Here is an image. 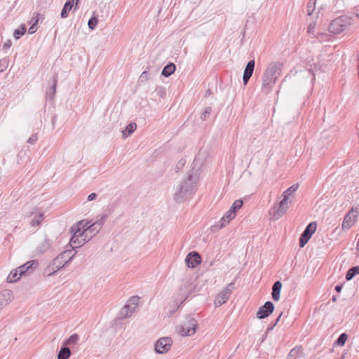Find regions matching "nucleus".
<instances>
[{"mask_svg":"<svg viewBox=\"0 0 359 359\" xmlns=\"http://www.w3.org/2000/svg\"><path fill=\"white\" fill-rule=\"evenodd\" d=\"M172 344V340L170 337L160 338L155 344V351L158 353H164L168 352Z\"/></svg>","mask_w":359,"mask_h":359,"instance_id":"ddd939ff","label":"nucleus"},{"mask_svg":"<svg viewBox=\"0 0 359 359\" xmlns=\"http://www.w3.org/2000/svg\"><path fill=\"white\" fill-rule=\"evenodd\" d=\"M302 353V346H297L292 348L287 356V359H297Z\"/></svg>","mask_w":359,"mask_h":359,"instance_id":"393cba45","label":"nucleus"},{"mask_svg":"<svg viewBox=\"0 0 359 359\" xmlns=\"http://www.w3.org/2000/svg\"><path fill=\"white\" fill-rule=\"evenodd\" d=\"M73 4L74 0H67L60 14L62 18H66L68 16L69 12L73 7Z\"/></svg>","mask_w":359,"mask_h":359,"instance_id":"4be33fe9","label":"nucleus"},{"mask_svg":"<svg viewBox=\"0 0 359 359\" xmlns=\"http://www.w3.org/2000/svg\"><path fill=\"white\" fill-rule=\"evenodd\" d=\"M8 66V60L6 58L0 60V72H3Z\"/></svg>","mask_w":359,"mask_h":359,"instance_id":"473e14b6","label":"nucleus"},{"mask_svg":"<svg viewBox=\"0 0 359 359\" xmlns=\"http://www.w3.org/2000/svg\"><path fill=\"white\" fill-rule=\"evenodd\" d=\"M316 2H311V0L308 4L307 12L309 15H311L314 10V5Z\"/></svg>","mask_w":359,"mask_h":359,"instance_id":"c9c22d12","label":"nucleus"},{"mask_svg":"<svg viewBox=\"0 0 359 359\" xmlns=\"http://www.w3.org/2000/svg\"><path fill=\"white\" fill-rule=\"evenodd\" d=\"M347 340V335L345 333L341 334L338 339L336 341V344L338 346H344Z\"/></svg>","mask_w":359,"mask_h":359,"instance_id":"2f4dec72","label":"nucleus"},{"mask_svg":"<svg viewBox=\"0 0 359 359\" xmlns=\"http://www.w3.org/2000/svg\"><path fill=\"white\" fill-rule=\"evenodd\" d=\"M274 310V306L271 302H266L257 312L259 319H264L271 315Z\"/></svg>","mask_w":359,"mask_h":359,"instance_id":"4468645a","label":"nucleus"},{"mask_svg":"<svg viewBox=\"0 0 359 359\" xmlns=\"http://www.w3.org/2000/svg\"><path fill=\"white\" fill-rule=\"evenodd\" d=\"M355 16L358 18H359V5L358 6H356L355 8Z\"/></svg>","mask_w":359,"mask_h":359,"instance_id":"c03bdc74","label":"nucleus"},{"mask_svg":"<svg viewBox=\"0 0 359 359\" xmlns=\"http://www.w3.org/2000/svg\"><path fill=\"white\" fill-rule=\"evenodd\" d=\"M186 264L189 268H194L201 262V257L198 252L189 253L185 259Z\"/></svg>","mask_w":359,"mask_h":359,"instance_id":"f3484780","label":"nucleus"},{"mask_svg":"<svg viewBox=\"0 0 359 359\" xmlns=\"http://www.w3.org/2000/svg\"><path fill=\"white\" fill-rule=\"evenodd\" d=\"M147 72H143L142 73V74L140 75V79L143 80L144 79H146L147 78Z\"/></svg>","mask_w":359,"mask_h":359,"instance_id":"37998d69","label":"nucleus"},{"mask_svg":"<svg viewBox=\"0 0 359 359\" xmlns=\"http://www.w3.org/2000/svg\"><path fill=\"white\" fill-rule=\"evenodd\" d=\"M42 220H43V213H41V212L36 213L34 215V217L32 218L30 224L32 226H36L40 224V223L41 222Z\"/></svg>","mask_w":359,"mask_h":359,"instance_id":"cd10ccee","label":"nucleus"},{"mask_svg":"<svg viewBox=\"0 0 359 359\" xmlns=\"http://www.w3.org/2000/svg\"><path fill=\"white\" fill-rule=\"evenodd\" d=\"M212 111V108L210 107H208L205 109L204 112L201 115V119L205 120L207 117L210 114Z\"/></svg>","mask_w":359,"mask_h":359,"instance_id":"f704fd0d","label":"nucleus"},{"mask_svg":"<svg viewBox=\"0 0 359 359\" xmlns=\"http://www.w3.org/2000/svg\"><path fill=\"white\" fill-rule=\"evenodd\" d=\"M11 46V41H8L7 42H6L4 44V48H9Z\"/></svg>","mask_w":359,"mask_h":359,"instance_id":"79ce46f5","label":"nucleus"},{"mask_svg":"<svg viewBox=\"0 0 359 359\" xmlns=\"http://www.w3.org/2000/svg\"><path fill=\"white\" fill-rule=\"evenodd\" d=\"M340 359H344V355H342Z\"/></svg>","mask_w":359,"mask_h":359,"instance_id":"8fccbe9b","label":"nucleus"},{"mask_svg":"<svg viewBox=\"0 0 359 359\" xmlns=\"http://www.w3.org/2000/svg\"><path fill=\"white\" fill-rule=\"evenodd\" d=\"M298 188L299 184H295L283 192L280 200L269 211V215L273 219H278L287 213L295 198V192Z\"/></svg>","mask_w":359,"mask_h":359,"instance_id":"f03ea898","label":"nucleus"},{"mask_svg":"<svg viewBox=\"0 0 359 359\" xmlns=\"http://www.w3.org/2000/svg\"><path fill=\"white\" fill-rule=\"evenodd\" d=\"M21 276L22 275L20 274V273H19L18 269H15L11 271V273L7 277V280L10 283H15L18 281Z\"/></svg>","mask_w":359,"mask_h":359,"instance_id":"a878e982","label":"nucleus"},{"mask_svg":"<svg viewBox=\"0 0 359 359\" xmlns=\"http://www.w3.org/2000/svg\"><path fill=\"white\" fill-rule=\"evenodd\" d=\"M198 323L196 319L187 317L179 327L178 332L182 336H192L196 333Z\"/></svg>","mask_w":359,"mask_h":359,"instance_id":"0eeeda50","label":"nucleus"},{"mask_svg":"<svg viewBox=\"0 0 359 359\" xmlns=\"http://www.w3.org/2000/svg\"><path fill=\"white\" fill-rule=\"evenodd\" d=\"M243 201L241 199H238L233 202V203L230 207L229 210H233L235 212V213H236V211L238 210H239L240 208H241V207L243 206Z\"/></svg>","mask_w":359,"mask_h":359,"instance_id":"c756f323","label":"nucleus"},{"mask_svg":"<svg viewBox=\"0 0 359 359\" xmlns=\"http://www.w3.org/2000/svg\"><path fill=\"white\" fill-rule=\"evenodd\" d=\"M71 355V351L70 349L63 346L61 347L58 354H57V359H69V358Z\"/></svg>","mask_w":359,"mask_h":359,"instance_id":"b1692460","label":"nucleus"},{"mask_svg":"<svg viewBox=\"0 0 359 359\" xmlns=\"http://www.w3.org/2000/svg\"><path fill=\"white\" fill-rule=\"evenodd\" d=\"M83 224H84V220L77 222L70 229V231L72 233V236L69 243L73 248L81 247L85 243L90 241V236H88Z\"/></svg>","mask_w":359,"mask_h":359,"instance_id":"20e7f679","label":"nucleus"},{"mask_svg":"<svg viewBox=\"0 0 359 359\" xmlns=\"http://www.w3.org/2000/svg\"><path fill=\"white\" fill-rule=\"evenodd\" d=\"M72 250H65L60 253L46 269V273L48 276L53 275L58 270L64 267L69 263L74 255H71Z\"/></svg>","mask_w":359,"mask_h":359,"instance_id":"39448f33","label":"nucleus"},{"mask_svg":"<svg viewBox=\"0 0 359 359\" xmlns=\"http://www.w3.org/2000/svg\"><path fill=\"white\" fill-rule=\"evenodd\" d=\"M255 68V60H250L248 62L243 73V81L246 85L252 76Z\"/></svg>","mask_w":359,"mask_h":359,"instance_id":"a211bd4d","label":"nucleus"},{"mask_svg":"<svg viewBox=\"0 0 359 359\" xmlns=\"http://www.w3.org/2000/svg\"><path fill=\"white\" fill-rule=\"evenodd\" d=\"M317 228L316 223L311 222L302 233L299 239V246L303 248L311 238L313 233L316 231Z\"/></svg>","mask_w":359,"mask_h":359,"instance_id":"f8f14e48","label":"nucleus"},{"mask_svg":"<svg viewBox=\"0 0 359 359\" xmlns=\"http://www.w3.org/2000/svg\"><path fill=\"white\" fill-rule=\"evenodd\" d=\"M357 273H359V266H354L351 268L346 275V280H351Z\"/></svg>","mask_w":359,"mask_h":359,"instance_id":"c85d7f7f","label":"nucleus"},{"mask_svg":"<svg viewBox=\"0 0 359 359\" xmlns=\"http://www.w3.org/2000/svg\"><path fill=\"white\" fill-rule=\"evenodd\" d=\"M236 216V213L234 211L230 210L228 211L224 215V216L221 218L219 222V224H216L212 226V229H221L223 227L226 226L227 224L230 223V222Z\"/></svg>","mask_w":359,"mask_h":359,"instance_id":"2eb2a0df","label":"nucleus"},{"mask_svg":"<svg viewBox=\"0 0 359 359\" xmlns=\"http://www.w3.org/2000/svg\"><path fill=\"white\" fill-rule=\"evenodd\" d=\"M282 65L279 62H272L268 65L262 78V90L271 91L273 85L280 76Z\"/></svg>","mask_w":359,"mask_h":359,"instance_id":"7ed1b4c3","label":"nucleus"},{"mask_svg":"<svg viewBox=\"0 0 359 359\" xmlns=\"http://www.w3.org/2000/svg\"><path fill=\"white\" fill-rule=\"evenodd\" d=\"M79 340V336L77 334L71 335L68 339L63 341L62 345L67 347L74 346L77 344Z\"/></svg>","mask_w":359,"mask_h":359,"instance_id":"412c9836","label":"nucleus"},{"mask_svg":"<svg viewBox=\"0 0 359 359\" xmlns=\"http://www.w3.org/2000/svg\"><path fill=\"white\" fill-rule=\"evenodd\" d=\"M105 221V216H102L100 219L89 225V222L84 220L83 224L88 236H90V240L100 231Z\"/></svg>","mask_w":359,"mask_h":359,"instance_id":"6e6552de","label":"nucleus"},{"mask_svg":"<svg viewBox=\"0 0 359 359\" xmlns=\"http://www.w3.org/2000/svg\"><path fill=\"white\" fill-rule=\"evenodd\" d=\"M176 67L175 65L173 63H169L162 70L161 74L165 76L168 77L172 74L175 71Z\"/></svg>","mask_w":359,"mask_h":359,"instance_id":"5701e85b","label":"nucleus"},{"mask_svg":"<svg viewBox=\"0 0 359 359\" xmlns=\"http://www.w3.org/2000/svg\"><path fill=\"white\" fill-rule=\"evenodd\" d=\"M353 23V18L348 15H342L331 22L329 30L333 34H338L348 29Z\"/></svg>","mask_w":359,"mask_h":359,"instance_id":"423d86ee","label":"nucleus"},{"mask_svg":"<svg viewBox=\"0 0 359 359\" xmlns=\"http://www.w3.org/2000/svg\"><path fill=\"white\" fill-rule=\"evenodd\" d=\"M13 299V294L10 290L0 291V310L7 306Z\"/></svg>","mask_w":359,"mask_h":359,"instance_id":"dca6fc26","label":"nucleus"},{"mask_svg":"<svg viewBox=\"0 0 359 359\" xmlns=\"http://www.w3.org/2000/svg\"><path fill=\"white\" fill-rule=\"evenodd\" d=\"M341 289H342V287L341 285L335 286V290L338 292H341Z\"/></svg>","mask_w":359,"mask_h":359,"instance_id":"a18cd8bd","label":"nucleus"},{"mask_svg":"<svg viewBox=\"0 0 359 359\" xmlns=\"http://www.w3.org/2000/svg\"><path fill=\"white\" fill-rule=\"evenodd\" d=\"M140 297L134 296L130 297L127 304L121 309V315L123 318H128L135 312L139 304Z\"/></svg>","mask_w":359,"mask_h":359,"instance_id":"9d476101","label":"nucleus"},{"mask_svg":"<svg viewBox=\"0 0 359 359\" xmlns=\"http://www.w3.org/2000/svg\"><path fill=\"white\" fill-rule=\"evenodd\" d=\"M234 289V283H229L226 287H224L215 299V306H220L222 304H225Z\"/></svg>","mask_w":359,"mask_h":359,"instance_id":"1a4fd4ad","label":"nucleus"},{"mask_svg":"<svg viewBox=\"0 0 359 359\" xmlns=\"http://www.w3.org/2000/svg\"><path fill=\"white\" fill-rule=\"evenodd\" d=\"M97 197V194L95 193H92L88 195V201H93L94 199H95Z\"/></svg>","mask_w":359,"mask_h":359,"instance_id":"ea45409f","label":"nucleus"},{"mask_svg":"<svg viewBox=\"0 0 359 359\" xmlns=\"http://www.w3.org/2000/svg\"><path fill=\"white\" fill-rule=\"evenodd\" d=\"M26 32V27L25 25H22L20 29H15L14 32V37L16 39H19Z\"/></svg>","mask_w":359,"mask_h":359,"instance_id":"7c9ffc66","label":"nucleus"},{"mask_svg":"<svg viewBox=\"0 0 359 359\" xmlns=\"http://www.w3.org/2000/svg\"><path fill=\"white\" fill-rule=\"evenodd\" d=\"M55 86H56V84L55 83L54 86H53V91L55 90Z\"/></svg>","mask_w":359,"mask_h":359,"instance_id":"09e8293b","label":"nucleus"},{"mask_svg":"<svg viewBox=\"0 0 359 359\" xmlns=\"http://www.w3.org/2000/svg\"><path fill=\"white\" fill-rule=\"evenodd\" d=\"M358 215V211L351 208L344 218L341 224V230L346 231L350 229L355 223Z\"/></svg>","mask_w":359,"mask_h":359,"instance_id":"9b49d317","label":"nucleus"},{"mask_svg":"<svg viewBox=\"0 0 359 359\" xmlns=\"http://www.w3.org/2000/svg\"><path fill=\"white\" fill-rule=\"evenodd\" d=\"M199 176L196 172H192L187 178L182 180L173 195V200L178 203H184L195 194Z\"/></svg>","mask_w":359,"mask_h":359,"instance_id":"f257e3e1","label":"nucleus"},{"mask_svg":"<svg viewBox=\"0 0 359 359\" xmlns=\"http://www.w3.org/2000/svg\"><path fill=\"white\" fill-rule=\"evenodd\" d=\"M282 314H283V312L280 313V314L278 316V317L276 320V321H275L274 324L273 325V326L271 328H269L268 330H272L273 328V327L277 325L278 322L280 320V317L282 316Z\"/></svg>","mask_w":359,"mask_h":359,"instance_id":"a19ab883","label":"nucleus"},{"mask_svg":"<svg viewBox=\"0 0 359 359\" xmlns=\"http://www.w3.org/2000/svg\"><path fill=\"white\" fill-rule=\"evenodd\" d=\"M37 22V20L36 21L35 23H34L29 29L28 32L29 34H34L36 32V23Z\"/></svg>","mask_w":359,"mask_h":359,"instance_id":"4c0bfd02","label":"nucleus"},{"mask_svg":"<svg viewBox=\"0 0 359 359\" xmlns=\"http://www.w3.org/2000/svg\"><path fill=\"white\" fill-rule=\"evenodd\" d=\"M36 140H37V135L36 134H34L27 140V142L31 144H33L36 142Z\"/></svg>","mask_w":359,"mask_h":359,"instance_id":"e433bc0d","label":"nucleus"},{"mask_svg":"<svg viewBox=\"0 0 359 359\" xmlns=\"http://www.w3.org/2000/svg\"><path fill=\"white\" fill-rule=\"evenodd\" d=\"M336 300H337L336 297H332V301H333V302H335Z\"/></svg>","mask_w":359,"mask_h":359,"instance_id":"de8ad7c7","label":"nucleus"},{"mask_svg":"<svg viewBox=\"0 0 359 359\" xmlns=\"http://www.w3.org/2000/svg\"><path fill=\"white\" fill-rule=\"evenodd\" d=\"M316 28V23H311L308 27L309 33H313Z\"/></svg>","mask_w":359,"mask_h":359,"instance_id":"58836bf2","label":"nucleus"},{"mask_svg":"<svg viewBox=\"0 0 359 359\" xmlns=\"http://www.w3.org/2000/svg\"><path fill=\"white\" fill-rule=\"evenodd\" d=\"M37 266V262L34 260H31L27 262V263L20 266L18 267V270L20 274L25 275L26 273H29V270H32V268Z\"/></svg>","mask_w":359,"mask_h":359,"instance_id":"6ab92c4d","label":"nucleus"},{"mask_svg":"<svg viewBox=\"0 0 359 359\" xmlns=\"http://www.w3.org/2000/svg\"><path fill=\"white\" fill-rule=\"evenodd\" d=\"M97 20L96 18L93 17L89 20L88 25L90 29H94L95 28V27L97 26Z\"/></svg>","mask_w":359,"mask_h":359,"instance_id":"72a5a7b5","label":"nucleus"},{"mask_svg":"<svg viewBox=\"0 0 359 359\" xmlns=\"http://www.w3.org/2000/svg\"><path fill=\"white\" fill-rule=\"evenodd\" d=\"M282 288V283L278 280L275 282L272 287V298L274 301H278L280 299V294Z\"/></svg>","mask_w":359,"mask_h":359,"instance_id":"aec40b11","label":"nucleus"},{"mask_svg":"<svg viewBox=\"0 0 359 359\" xmlns=\"http://www.w3.org/2000/svg\"><path fill=\"white\" fill-rule=\"evenodd\" d=\"M136 128V123H130L126 126V129L122 131L123 136L124 137H127L128 136L130 135L135 130Z\"/></svg>","mask_w":359,"mask_h":359,"instance_id":"bb28decb","label":"nucleus"},{"mask_svg":"<svg viewBox=\"0 0 359 359\" xmlns=\"http://www.w3.org/2000/svg\"><path fill=\"white\" fill-rule=\"evenodd\" d=\"M79 1V0H76V4H75V7L76 8L77 7Z\"/></svg>","mask_w":359,"mask_h":359,"instance_id":"49530a36","label":"nucleus"}]
</instances>
